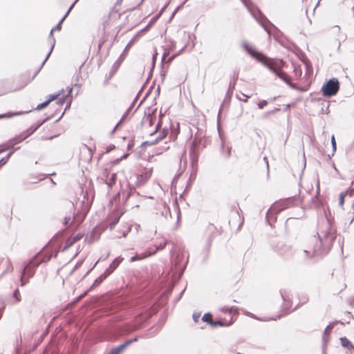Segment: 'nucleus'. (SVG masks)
Wrapping results in <instances>:
<instances>
[{"instance_id": "1", "label": "nucleus", "mask_w": 354, "mask_h": 354, "mask_svg": "<svg viewBox=\"0 0 354 354\" xmlns=\"http://www.w3.org/2000/svg\"><path fill=\"white\" fill-rule=\"evenodd\" d=\"M242 46L244 50L253 58L256 59L259 62L262 63L265 66L268 68L272 71L278 77L282 80L292 88L297 89V86L290 82V79L288 74L281 70L284 65V62L282 59H274L266 56L262 53L257 50L252 46L248 44L246 41L242 43Z\"/></svg>"}, {"instance_id": "2", "label": "nucleus", "mask_w": 354, "mask_h": 354, "mask_svg": "<svg viewBox=\"0 0 354 354\" xmlns=\"http://www.w3.org/2000/svg\"><path fill=\"white\" fill-rule=\"evenodd\" d=\"M53 257L52 252H46L43 253L41 251L39 252L35 257L31 259L29 263L22 270L23 275L28 279L32 278L35 274V269L41 263L50 261Z\"/></svg>"}, {"instance_id": "3", "label": "nucleus", "mask_w": 354, "mask_h": 354, "mask_svg": "<svg viewBox=\"0 0 354 354\" xmlns=\"http://www.w3.org/2000/svg\"><path fill=\"white\" fill-rule=\"evenodd\" d=\"M241 2L248 8L252 15L256 20L261 25L264 30L270 34V26L273 25L268 21V19L263 15V13L253 5H250L246 0H241Z\"/></svg>"}, {"instance_id": "4", "label": "nucleus", "mask_w": 354, "mask_h": 354, "mask_svg": "<svg viewBox=\"0 0 354 354\" xmlns=\"http://www.w3.org/2000/svg\"><path fill=\"white\" fill-rule=\"evenodd\" d=\"M335 229L332 223L326 218L322 223V229L317 235L319 238H323L326 243H331L335 239Z\"/></svg>"}, {"instance_id": "5", "label": "nucleus", "mask_w": 354, "mask_h": 354, "mask_svg": "<svg viewBox=\"0 0 354 354\" xmlns=\"http://www.w3.org/2000/svg\"><path fill=\"white\" fill-rule=\"evenodd\" d=\"M152 174V171L151 169L146 170L144 173L140 175H136L134 176L131 177V179L135 180L134 184L131 185L128 184L129 187V193L127 196V199L130 197V196L136 192V187H141L145 184V183L149 179Z\"/></svg>"}, {"instance_id": "6", "label": "nucleus", "mask_w": 354, "mask_h": 354, "mask_svg": "<svg viewBox=\"0 0 354 354\" xmlns=\"http://www.w3.org/2000/svg\"><path fill=\"white\" fill-rule=\"evenodd\" d=\"M339 89V82L337 78L330 79L322 88V94L325 97H332L337 94Z\"/></svg>"}, {"instance_id": "7", "label": "nucleus", "mask_w": 354, "mask_h": 354, "mask_svg": "<svg viewBox=\"0 0 354 354\" xmlns=\"http://www.w3.org/2000/svg\"><path fill=\"white\" fill-rule=\"evenodd\" d=\"M102 180L106 185L109 192L116 183L117 174L111 173L109 169H106L103 171Z\"/></svg>"}, {"instance_id": "8", "label": "nucleus", "mask_w": 354, "mask_h": 354, "mask_svg": "<svg viewBox=\"0 0 354 354\" xmlns=\"http://www.w3.org/2000/svg\"><path fill=\"white\" fill-rule=\"evenodd\" d=\"M325 242L323 238L317 239L315 236L312 238L310 246L312 248L313 256L314 257H320L322 255V247L323 243Z\"/></svg>"}, {"instance_id": "9", "label": "nucleus", "mask_w": 354, "mask_h": 354, "mask_svg": "<svg viewBox=\"0 0 354 354\" xmlns=\"http://www.w3.org/2000/svg\"><path fill=\"white\" fill-rule=\"evenodd\" d=\"M63 23V21H62V19L59 21V22L53 28V29L50 30V35H49V37H50V43H51V48L50 49V51L48 52V55H46L45 59L43 61V62L41 63L40 67L39 68V69L37 71V72L35 73V75L39 72V71L41 70V68L43 67V66L44 65V64L46 63V62L47 61V59H48V57H50L53 50V48H54V46H55V38L53 37V31H56V30H60L61 28H62V24Z\"/></svg>"}, {"instance_id": "10", "label": "nucleus", "mask_w": 354, "mask_h": 354, "mask_svg": "<svg viewBox=\"0 0 354 354\" xmlns=\"http://www.w3.org/2000/svg\"><path fill=\"white\" fill-rule=\"evenodd\" d=\"M28 136V135H26V133H25V131H24L23 133H21L20 135L16 136L15 138H14L13 139H11L6 144V148L5 149H7V150H9V149H14V146L17 144V143H19L21 142H22L24 140H25L26 138H27Z\"/></svg>"}, {"instance_id": "11", "label": "nucleus", "mask_w": 354, "mask_h": 354, "mask_svg": "<svg viewBox=\"0 0 354 354\" xmlns=\"http://www.w3.org/2000/svg\"><path fill=\"white\" fill-rule=\"evenodd\" d=\"M137 338L129 339L123 344L112 348L109 354H121L125 348H127L132 342L137 341Z\"/></svg>"}, {"instance_id": "12", "label": "nucleus", "mask_w": 354, "mask_h": 354, "mask_svg": "<svg viewBox=\"0 0 354 354\" xmlns=\"http://www.w3.org/2000/svg\"><path fill=\"white\" fill-rule=\"evenodd\" d=\"M123 258L121 257L115 258L109 265V268H107L104 272L106 275L109 276L119 266Z\"/></svg>"}, {"instance_id": "13", "label": "nucleus", "mask_w": 354, "mask_h": 354, "mask_svg": "<svg viewBox=\"0 0 354 354\" xmlns=\"http://www.w3.org/2000/svg\"><path fill=\"white\" fill-rule=\"evenodd\" d=\"M286 208L285 205L282 203H276L272 205L267 212V217L278 214Z\"/></svg>"}, {"instance_id": "14", "label": "nucleus", "mask_w": 354, "mask_h": 354, "mask_svg": "<svg viewBox=\"0 0 354 354\" xmlns=\"http://www.w3.org/2000/svg\"><path fill=\"white\" fill-rule=\"evenodd\" d=\"M75 218V216L74 212L70 211L66 213L63 222L66 228L70 227L73 223Z\"/></svg>"}, {"instance_id": "15", "label": "nucleus", "mask_w": 354, "mask_h": 354, "mask_svg": "<svg viewBox=\"0 0 354 354\" xmlns=\"http://www.w3.org/2000/svg\"><path fill=\"white\" fill-rule=\"evenodd\" d=\"M233 321L231 320L229 323H225L222 320H218V321H214L213 319H212L211 321V323H210V326L214 327V328H216V327H218V326H230L232 324Z\"/></svg>"}, {"instance_id": "16", "label": "nucleus", "mask_w": 354, "mask_h": 354, "mask_svg": "<svg viewBox=\"0 0 354 354\" xmlns=\"http://www.w3.org/2000/svg\"><path fill=\"white\" fill-rule=\"evenodd\" d=\"M238 79V74L235 75L234 77V80L233 81H231L229 84V88H228V91L227 92V94L228 95H232V93H233V90L235 88V85H236V80Z\"/></svg>"}, {"instance_id": "17", "label": "nucleus", "mask_w": 354, "mask_h": 354, "mask_svg": "<svg viewBox=\"0 0 354 354\" xmlns=\"http://www.w3.org/2000/svg\"><path fill=\"white\" fill-rule=\"evenodd\" d=\"M341 344L343 347L347 348H352L354 345L349 341L348 339H347L346 337H340L339 339Z\"/></svg>"}, {"instance_id": "18", "label": "nucleus", "mask_w": 354, "mask_h": 354, "mask_svg": "<svg viewBox=\"0 0 354 354\" xmlns=\"http://www.w3.org/2000/svg\"><path fill=\"white\" fill-rule=\"evenodd\" d=\"M107 277H108V275H106L104 272H103L102 274L100 275L99 277H97L94 281V282L92 285V287L99 286Z\"/></svg>"}, {"instance_id": "19", "label": "nucleus", "mask_w": 354, "mask_h": 354, "mask_svg": "<svg viewBox=\"0 0 354 354\" xmlns=\"http://www.w3.org/2000/svg\"><path fill=\"white\" fill-rule=\"evenodd\" d=\"M322 205V203L320 202L319 199L316 196L311 198V203L310 205V207L313 208H317L319 207Z\"/></svg>"}, {"instance_id": "20", "label": "nucleus", "mask_w": 354, "mask_h": 354, "mask_svg": "<svg viewBox=\"0 0 354 354\" xmlns=\"http://www.w3.org/2000/svg\"><path fill=\"white\" fill-rule=\"evenodd\" d=\"M20 147L15 148L13 151H10L6 157H3L0 160V167L5 165L9 160L10 157L13 154L14 151L19 149Z\"/></svg>"}, {"instance_id": "21", "label": "nucleus", "mask_w": 354, "mask_h": 354, "mask_svg": "<svg viewBox=\"0 0 354 354\" xmlns=\"http://www.w3.org/2000/svg\"><path fill=\"white\" fill-rule=\"evenodd\" d=\"M167 131L165 129H164L160 134L158 137H156V138L152 140L153 142V145H156L157 144L158 142L161 141L162 140H163L166 136H167Z\"/></svg>"}, {"instance_id": "22", "label": "nucleus", "mask_w": 354, "mask_h": 354, "mask_svg": "<svg viewBox=\"0 0 354 354\" xmlns=\"http://www.w3.org/2000/svg\"><path fill=\"white\" fill-rule=\"evenodd\" d=\"M149 255H150V254H145V253L137 254L133 256L131 258L130 261L131 262H133V261H138V260H141V259H144V258H145V257H148Z\"/></svg>"}, {"instance_id": "23", "label": "nucleus", "mask_w": 354, "mask_h": 354, "mask_svg": "<svg viewBox=\"0 0 354 354\" xmlns=\"http://www.w3.org/2000/svg\"><path fill=\"white\" fill-rule=\"evenodd\" d=\"M63 92V89L59 91L57 93H55V94H52V95H48V100H46L47 102L48 103V104L53 100L57 99L59 97V96L61 95L62 93Z\"/></svg>"}, {"instance_id": "24", "label": "nucleus", "mask_w": 354, "mask_h": 354, "mask_svg": "<svg viewBox=\"0 0 354 354\" xmlns=\"http://www.w3.org/2000/svg\"><path fill=\"white\" fill-rule=\"evenodd\" d=\"M220 310L221 312H230V313H238L237 308L236 307H227V306H223L222 307Z\"/></svg>"}, {"instance_id": "25", "label": "nucleus", "mask_w": 354, "mask_h": 354, "mask_svg": "<svg viewBox=\"0 0 354 354\" xmlns=\"http://www.w3.org/2000/svg\"><path fill=\"white\" fill-rule=\"evenodd\" d=\"M75 243H76L75 241H73V239L71 236L69 238L67 239V240L66 241V243H65V245L64 247V249L63 250H66L67 249H68L70 247H71Z\"/></svg>"}, {"instance_id": "26", "label": "nucleus", "mask_w": 354, "mask_h": 354, "mask_svg": "<svg viewBox=\"0 0 354 354\" xmlns=\"http://www.w3.org/2000/svg\"><path fill=\"white\" fill-rule=\"evenodd\" d=\"M281 296L284 301V308H286V309H288V308L290 307V301L288 299V298H286V296L285 295V292L281 291Z\"/></svg>"}, {"instance_id": "27", "label": "nucleus", "mask_w": 354, "mask_h": 354, "mask_svg": "<svg viewBox=\"0 0 354 354\" xmlns=\"http://www.w3.org/2000/svg\"><path fill=\"white\" fill-rule=\"evenodd\" d=\"M202 320L210 325L212 321V314L210 313H205L202 317Z\"/></svg>"}, {"instance_id": "28", "label": "nucleus", "mask_w": 354, "mask_h": 354, "mask_svg": "<svg viewBox=\"0 0 354 354\" xmlns=\"http://www.w3.org/2000/svg\"><path fill=\"white\" fill-rule=\"evenodd\" d=\"M38 129L37 127L35 124L32 125L29 129H28L26 131H25V133L29 137L30 135H32L34 132H35Z\"/></svg>"}, {"instance_id": "29", "label": "nucleus", "mask_w": 354, "mask_h": 354, "mask_svg": "<svg viewBox=\"0 0 354 354\" xmlns=\"http://www.w3.org/2000/svg\"><path fill=\"white\" fill-rule=\"evenodd\" d=\"M182 259H183V255L180 254H178L176 255V261H174V257H172L171 263L176 268L178 266V264H179V263H180V261H181Z\"/></svg>"}, {"instance_id": "30", "label": "nucleus", "mask_w": 354, "mask_h": 354, "mask_svg": "<svg viewBox=\"0 0 354 354\" xmlns=\"http://www.w3.org/2000/svg\"><path fill=\"white\" fill-rule=\"evenodd\" d=\"M334 325H335V323H330L326 327L324 332V339H325V337L332 330V329L334 327Z\"/></svg>"}, {"instance_id": "31", "label": "nucleus", "mask_w": 354, "mask_h": 354, "mask_svg": "<svg viewBox=\"0 0 354 354\" xmlns=\"http://www.w3.org/2000/svg\"><path fill=\"white\" fill-rule=\"evenodd\" d=\"M304 64L306 66V73H310L312 71V66L310 64V61L306 59V60H304Z\"/></svg>"}, {"instance_id": "32", "label": "nucleus", "mask_w": 354, "mask_h": 354, "mask_svg": "<svg viewBox=\"0 0 354 354\" xmlns=\"http://www.w3.org/2000/svg\"><path fill=\"white\" fill-rule=\"evenodd\" d=\"M71 89L68 91V94L67 95L63 96L60 98H57V104H58L59 105H63L66 102V98L71 93Z\"/></svg>"}, {"instance_id": "33", "label": "nucleus", "mask_w": 354, "mask_h": 354, "mask_svg": "<svg viewBox=\"0 0 354 354\" xmlns=\"http://www.w3.org/2000/svg\"><path fill=\"white\" fill-rule=\"evenodd\" d=\"M185 48V46H183L179 51L178 53H177L176 54H174L172 56H171L167 61V62L168 63H170L171 62L173 61V59L178 55H179L183 50Z\"/></svg>"}, {"instance_id": "34", "label": "nucleus", "mask_w": 354, "mask_h": 354, "mask_svg": "<svg viewBox=\"0 0 354 354\" xmlns=\"http://www.w3.org/2000/svg\"><path fill=\"white\" fill-rule=\"evenodd\" d=\"M28 278H27L26 277V275H23L22 273H21V278H20V281H21V286H25L28 282Z\"/></svg>"}, {"instance_id": "35", "label": "nucleus", "mask_w": 354, "mask_h": 354, "mask_svg": "<svg viewBox=\"0 0 354 354\" xmlns=\"http://www.w3.org/2000/svg\"><path fill=\"white\" fill-rule=\"evenodd\" d=\"M346 196V193L341 192L339 194V206H342L344 205V198H345Z\"/></svg>"}, {"instance_id": "36", "label": "nucleus", "mask_w": 354, "mask_h": 354, "mask_svg": "<svg viewBox=\"0 0 354 354\" xmlns=\"http://www.w3.org/2000/svg\"><path fill=\"white\" fill-rule=\"evenodd\" d=\"M331 145H332V147H333V153H332L331 156H333L337 149L336 142H335L334 136H332V137H331Z\"/></svg>"}, {"instance_id": "37", "label": "nucleus", "mask_w": 354, "mask_h": 354, "mask_svg": "<svg viewBox=\"0 0 354 354\" xmlns=\"http://www.w3.org/2000/svg\"><path fill=\"white\" fill-rule=\"evenodd\" d=\"M13 297L17 299V301L19 302L21 301V295L19 293V290L18 288H17L14 292H13Z\"/></svg>"}, {"instance_id": "38", "label": "nucleus", "mask_w": 354, "mask_h": 354, "mask_svg": "<svg viewBox=\"0 0 354 354\" xmlns=\"http://www.w3.org/2000/svg\"><path fill=\"white\" fill-rule=\"evenodd\" d=\"M119 66H120V63L118 62V61H117L114 63V64L113 65V68L111 71V75H110L111 76L113 75L115 73V71L118 69V68L119 67Z\"/></svg>"}, {"instance_id": "39", "label": "nucleus", "mask_w": 354, "mask_h": 354, "mask_svg": "<svg viewBox=\"0 0 354 354\" xmlns=\"http://www.w3.org/2000/svg\"><path fill=\"white\" fill-rule=\"evenodd\" d=\"M48 105V103L47 102V101L46 100L45 102L41 103V104H39L36 108L37 110L39 111V110H41L42 109L46 107Z\"/></svg>"}, {"instance_id": "40", "label": "nucleus", "mask_w": 354, "mask_h": 354, "mask_svg": "<svg viewBox=\"0 0 354 354\" xmlns=\"http://www.w3.org/2000/svg\"><path fill=\"white\" fill-rule=\"evenodd\" d=\"M268 104V101L267 100H262V101H260L258 104H257V106H258V108L260 109H262L264 108V106H266V105Z\"/></svg>"}, {"instance_id": "41", "label": "nucleus", "mask_w": 354, "mask_h": 354, "mask_svg": "<svg viewBox=\"0 0 354 354\" xmlns=\"http://www.w3.org/2000/svg\"><path fill=\"white\" fill-rule=\"evenodd\" d=\"M312 251V248L310 245H309V250H304L303 252L305 254V256L307 257H313V255H310Z\"/></svg>"}, {"instance_id": "42", "label": "nucleus", "mask_w": 354, "mask_h": 354, "mask_svg": "<svg viewBox=\"0 0 354 354\" xmlns=\"http://www.w3.org/2000/svg\"><path fill=\"white\" fill-rule=\"evenodd\" d=\"M49 117L46 118V119L43 120H39L37 121L36 123H35V125L37 127V128L39 129L42 124H44L48 120H49Z\"/></svg>"}, {"instance_id": "43", "label": "nucleus", "mask_w": 354, "mask_h": 354, "mask_svg": "<svg viewBox=\"0 0 354 354\" xmlns=\"http://www.w3.org/2000/svg\"><path fill=\"white\" fill-rule=\"evenodd\" d=\"M49 117L46 118V119L43 120H39L37 121L36 123H35V125L37 127V128L39 129L42 124H44L48 120H49Z\"/></svg>"}, {"instance_id": "44", "label": "nucleus", "mask_w": 354, "mask_h": 354, "mask_svg": "<svg viewBox=\"0 0 354 354\" xmlns=\"http://www.w3.org/2000/svg\"><path fill=\"white\" fill-rule=\"evenodd\" d=\"M152 145H154L152 140L145 141L141 144V147H145L147 146H152Z\"/></svg>"}, {"instance_id": "45", "label": "nucleus", "mask_w": 354, "mask_h": 354, "mask_svg": "<svg viewBox=\"0 0 354 354\" xmlns=\"http://www.w3.org/2000/svg\"><path fill=\"white\" fill-rule=\"evenodd\" d=\"M160 127H161V121H160V120H159V122H158V124H156V127H155V130H154L153 131L151 132V133H149V135H150V136H153V135H154V134L157 132V131L158 130V129H159V128H160Z\"/></svg>"}, {"instance_id": "46", "label": "nucleus", "mask_w": 354, "mask_h": 354, "mask_svg": "<svg viewBox=\"0 0 354 354\" xmlns=\"http://www.w3.org/2000/svg\"><path fill=\"white\" fill-rule=\"evenodd\" d=\"M344 193H346V195L352 196L354 195V187H349Z\"/></svg>"}, {"instance_id": "47", "label": "nucleus", "mask_w": 354, "mask_h": 354, "mask_svg": "<svg viewBox=\"0 0 354 354\" xmlns=\"http://www.w3.org/2000/svg\"><path fill=\"white\" fill-rule=\"evenodd\" d=\"M231 147H227L226 151L225 152V158H229L231 156Z\"/></svg>"}, {"instance_id": "48", "label": "nucleus", "mask_w": 354, "mask_h": 354, "mask_svg": "<svg viewBox=\"0 0 354 354\" xmlns=\"http://www.w3.org/2000/svg\"><path fill=\"white\" fill-rule=\"evenodd\" d=\"M83 237V235L82 234H77L75 236H73V241L77 242V241L80 240Z\"/></svg>"}, {"instance_id": "49", "label": "nucleus", "mask_w": 354, "mask_h": 354, "mask_svg": "<svg viewBox=\"0 0 354 354\" xmlns=\"http://www.w3.org/2000/svg\"><path fill=\"white\" fill-rule=\"evenodd\" d=\"M201 316L200 313H194L192 315L193 319L195 322H197L198 321V319Z\"/></svg>"}, {"instance_id": "50", "label": "nucleus", "mask_w": 354, "mask_h": 354, "mask_svg": "<svg viewBox=\"0 0 354 354\" xmlns=\"http://www.w3.org/2000/svg\"><path fill=\"white\" fill-rule=\"evenodd\" d=\"M146 120L149 122L150 126H152L153 124V118L151 115H149L147 117Z\"/></svg>"}, {"instance_id": "51", "label": "nucleus", "mask_w": 354, "mask_h": 354, "mask_svg": "<svg viewBox=\"0 0 354 354\" xmlns=\"http://www.w3.org/2000/svg\"><path fill=\"white\" fill-rule=\"evenodd\" d=\"M294 71H295L296 75L301 76V69L300 68H297L295 67Z\"/></svg>"}, {"instance_id": "52", "label": "nucleus", "mask_w": 354, "mask_h": 354, "mask_svg": "<svg viewBox=\"0 0 354 354\" xmlns=\"http://www.w3.org/2000/svg\"><path fill=\"white\" fill-rule=\"evenodd\" d=\"M8 114H9L8 115H6V114H1V115H0V119H1V118H6V117H10V116H12V115H19V113H8Z\"/></svg>"}, {"instance_id": "53", "label": "nucleus", "mask_w": 354, "mask_h": 354, "mask_svg": "<svg viewBox=\"0 0 354 354\" xmlns=\"http://www.w3.org/2000/svg\"><path fill=\"white\" fill-rule=\"evenodd\" d=\"M118 221H119V218H115L113 222H111V223H110V227H111V229H113V228L115 227V225H116V223L118 222Z\"/></svg>"}, {"instance_id": "54", "label": "nucleus", "mask_w": 354, "mask_h": 354, "mask_svg": "<svg viewBox=\"0 0 354 354\" xmlns=\"http://www.w3.org/2000/svg\"><path fill=\"white\" fill-rule=\"evenodd\" d=\"M157 55H158V53H155L153 55V57H152V68L154 67L155 66V62H156V59L157 57Z\"/></svg>"}, {"instance_id": "55", "label": "nucleus", "mask_w": 354, "mask_h": 354, "mask_svg": "<svg viewBox=\"0 0 354 354\" xmlns=\"http://www.w3.org/2000/svg\"><path fill=\"white\" fill-rule=\"evenodd\" d=\"M157 55H158V53H155L153 55V57H152V68L154 67L155 66V62H156V59L157 57Z\"/></svg>"}, {"instance_id": "56", "label": "nucleus", "mask_w": 354, "mask_h": 354, "mask_svg": "<svg viewBox=\"0 0 354 354\" xmlns=\"http://www.w3.org/2000/svg\"><path fill=\"white\" fill-rule=\"evenodd\" d=\"M190 156H191V158H192V165L196 163L197 162V158L194 156L193 153H191Z\"/></svg>"}, {"instance_id": "57", "label": "nucleus", "mask_w": 354, "mask_h": 354, "mask_svg": "<svg viewBox=\"0 0 354 354\" xmlns=\"http://www.w3.org/2000/svg\"><path fill=\"white\" fill-rule=\"evenodd\" d=\"M169 52H165L162 55V64H163V62H165L166 57L168 56L169 55Z\"/></svg>"}, {"instance_id": "58", "label": "nucleus", "mask_w": 354, "mask_h": 354, "mask_svg": "<svg viewBox=\"0 0 354 354\" xmlns=\"http://www.w3.org/2000/svg\"><path fill=\"white\" fill-rule=\"evenodd\" d=\"M124 117H125V115H124V116L121 118V120H120V122L116 124V126L115 127V128L113 129L112 133H114V132H115V131L116 128H117V127H118V125L122 122V121L124 120Z\"/></svg>"}, {"instance_id": "59", "label": "nucleus", "mask_w": 354, "mask_h": 354, "mask_svg": "<svg viewBox=\"0 0 354 354\" xmlns=\"http://www.w3.org/2000/svg\"><path fill=\"white\" fill-rule=\"evenodd\" d=\"M263 160L265 161L266 164V167H267V169H268V172H269V165H268V158L266 157H264L263 158Z\"/></svg>"}, {"instance_id": "60", "label": "nucleus", "mask_w": 354, "mask_h": 354, "mask_svg": "<svg viewBox=\"0 0 354 354\" xmlns=\"http://www.w3.org/2000/svg\"><path fill=\"white\" fill-rule=\"evenodd\" d=\"M165 245H166V242L162 245L160 244L159 246L157 248V250L163 249L165 248Z\"/></svg>"}, {"instance_id": "61", "label": "nucleus", "mask_w": 354, "mask_h": 354, "mask_svg": "<svg viewBox=\"0 0 354 354\" xmlns=\"http://www.w3.org/2000/svg\"><path fill=\"white\" fill-rule=\"evenodd\" d=\"M160 75H161L162 81H164L165 76H166V72L162 71Z\"/></svg>"}, {"instance_id": "62", "label": "nucleus", "mask_w": 354, "mask_h": 354, "mask_svg": "<svg viewBox=\"0 0 354 354\" xmlns=\"http://www.w3.org/2000/svg\"><path fill=\"white\" fill-rule=\"evenodd\" d=\"M75 2H73L69 7V8L68 9V13H70V12L71 11V10L73 9V8L75 6Z\"/></svg>"}, {"instance_id": "63", "label": "nucleus", "mask_w": 354, "mask_h": 354, "mask_svg": "<svg viewBox=\"0 0 354 354\" xmlns=\"http://www.w3.org/2000/svg\"><path fill=\"white\" fill-rule=\"evenodd\" d=\"M243 96L245 97V98H243L242 101H243L244 102H248V99L250 97V96L248 95H246L245 94H243ZM240 100H241V99H239Z\"/></svg>"}, {"instance_id": "64", "label": "nucleus", "mask_w": 354, "mask_h": 354, "mask_svg": "<svg viewBox=\"0 0 354 354\" xmlns=\"http://www.w3.org/2000/svg\"><path fill=\"white\" fill-rule=\"evenodd\" d=\"M243 96L245 97V98H243L242 101H243L244 102H248V99L250 97V96L248 95H246L245 94H243ZM240 100H241V99H239Z\"/></svg>"}]
</instances>
